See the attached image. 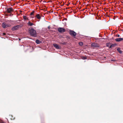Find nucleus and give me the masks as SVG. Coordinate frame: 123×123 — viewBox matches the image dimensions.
Returning a JSON list of instances; mask_svg holds the SVG:
<instances>
[{
	"label": "nucleus",
	"mask_w": 123,
	"mask_h": 123,
	"mask_svg": "<svg viewBox=\"0 0 123 123\" xmlns=\"http://www.w3.org/2000/svg\"><path fill=\"white\" fill-rule=\"evenodd\" d=\"M2 27L4 28H6L7 27L10 26V25L9 24H7L5 23H3L2 24Z\"/></svg>",
	"instance_id": "obj_4"
},
{
	"label": "nucleus",
	"mask_w": 123,
	"mask_h": 123,
	"mask_svg": "<svg viewBox=\"0 0 123 123\" xmlns=\"http://www.w3.org/2000/svg\"><path fill=\"white\" fill-rule=\"evenodd\" d=\"M116 36H117L118 37H120V35H119V34L116 35Z\"/></svg>",
	"instance_id": "obj_20"
},
{
	"label": "nucleus",
	"mask_w": 123,
	"mask_h": 123,
	"mask_svg": "<svg viewBox=\"0 0 123 123\" xmlns=\"http://www.w3.org/2000/svg\"><path fill=\"white\" fill-rule=\"evenodd\" d=\"M36 43L37 44H39L41 43V41L38 40H37L36 41Z\"/></svg>",
	"instance_id": "obj_15"
},
{
	"label": "nucleus",
	"mask_w": 123,
	"mask_h": 123,
	"mask_svg": "<svg viewBox=\"0 0 123 123\" xmlns=\"http://www.w3.org/2000/svg\"><path fill=\"white\" fill-rule=\"evenodd\" d=\"M111 43H106V45L107 46L109 47V48H111Z\"/></svg>",
	"instance_id": "obj_13"
},
{
	"label": "nucleus",
	"mask_w": 123,
	"mask_h": 123,
	"mask_svg": "<svg viewBox=\"0 0 123 123\" xmlns=\"http://www.w3.org/2000/svg\"><path fill=\"white\" fill-rule=\"evenodd\" d=\"M34 11H33L32 12H31V13L30 15H33V14H34Z\"/></svg>",
	"instance_id": "obj_18"
},
{
	"label": "nucleus",
	"mask_w": 123,
	"mask_h": 123,
	"mask_svg": "<svg viewBox=\"0 0 123 123\" xmlns=\"http://www.w3.org/2000/svg\"><path fill=\"white\" fill-rule=\"evenodd\" d=\"M29 32L31 36L36 37L37 36V33L35 30L32 28H30L29 30Z\"/></svg>",
	"instance_id": "obj_1"
},
{
	"label": "nucleus",
	"mask_w": 123,
	"mask_h": 123,
	"mask_svg": "<svg viewBox=\"0 0 123 123\" xmlns=\"http://www.w3.org/2000/svg\"><path fill=\"white\" fill-rule=\"evenodd\" d=\"M0 123H5V122L3 121H2L0 122Z\"/></svg>",
	"instance_id": "obj_21"
},
{
	"label": "nucleus",
	"mask_w": 123,
	"mask_h": 123,
	"mask_svg": "<svg viewBox=\"0 0 123 123\" xmlns=\"http://www.w3.org/2000/svg\"><path fill=\"white\" fill-rule=\"evenodd\" d=\"M13 11V9L12 7L7 8L6 10L7 12L8 13H11Z\"/></svg>",
	"instance_id": "obj_3"
},
{
	"label": "nucleus",
	"mask_w": 123,
	"mask_h": 123,
	"mask_svg": "<svg viewBox=\"0 0 123 123\" xmlns=\"http://www.w3.org/2000/svg\"><path fill=\"white\" fill-rule=\"evenodd\" d=\"M69 34L71 35L74 37L76 35V33L74 31H70Z\"/></svg>",
	"instance_id": "obj_6"
},
{
	"label": "nucleus",
	"mask_w": 123,
	"mask_h": 123,
	"mask_svg": "<svg viewBox=\"0 0 123 123\" xmlns=\"http://www.w3.org/2000/svg\"><path fill=\"white\" fill-rule=\"evenodd\" d=\"M117 51L120 53H122V51L121 50L120 48H118L117 49Z\"/></svg>",
	"instance_id": "obj_16"
},
{
	"label": "nucleus",
	"mask_w": 123,
	"mask_h": 123,
	"mask_svg": "<svg viewBox=\"0 0 123 123\" xmlns=\"http://www.w3.org/2000/svg\"><path fill=\"white\" fill-rule=\"evenodd\" d=\"M82 59L85 60L86 59L87 57L86 56H82Z\"/></svg>",
	"instance_id": "obj_17"
},
{
	"label": "nucleus",
	"mask_w": 123,
	"mask_h": 123,
	"mask_svg": "<svg viewBox=\"0 0 123 123\" xmlns=\"http://www.w3.org/2000/svg\"><path fill=\"white\" fill-rule=\"evenodd\" d=\"M53 46L56 49H59L60 48V47L57 44H54Z\"/></svg>",
	"instance_id": "obj_8"
},
{
	"label": "nucleus",
	"mask_w": 123,
	"mask_h": 123,
	"mask_svg": "<svg viewBox=\"0 0 123 123\" xmlns=\"http://www.w3.org/2000/svg\"><path fill=\"white\" fill-rule=\"evenodd\" d=\"M21 27L20 25H17L14 26L12 28V30L14 31L18 29L19 28Z\"/></svg>",
	"instance_id": "obj_5"
},
{
	"label": "nucleus",
	"mask_w": 123,
	"mask_h": 123,
	"mask_svg": "<svg viewBox=\"0 0 123 123\" xmlns=\"http://www.w3.org/2000/svg\"><path fill=\"white\" fill-rule=\"evenodd\" d=\"M3 34V35H5V33H4Z\"/></svg>",
	"instance_id": "obj_23"
},
{
	"label": "nucleus",
	"mask_w": 123,
	"mask_h": 123,
	"mask_svg": "<svg viewBox=\"0 0 123 123\" xmlns=\"http://www.w3.org/2000/svg\"><path fill=\"white\" fill-rule=\"evenodd\" d=\"M79 44L81 46L83 45V43L82 42H80L79 43Z\"/></svg>",
	"instance_id": "obj_19"
},
{
	"label": "nucleus",
	"mask_w": 123,
	"mask_h": 123,
	"mask_svg": "<svg viewBox=\"0 0 123 123\" xmlns=\"http://www.w3.org/2000/svg\"><path fill=\"white\" fill-rule=\"evenodd\" d=\"M35 17L36 18H37L39 20H40L41 18V16L39 14H37L36 15Z\"/></svg>",
	"instance_id": "obj_9"
},
{
	"label": "nucleus",
	"mask_w": 123,
	"mask_h": 123,
	"mask_svg": "<svg viewBox=\"0 0 123 123\" xmlns=\"http://www.w3.org/2000/svg\"><path fill=\"white\" fill-rule=\"evenodd\" d=\"M91 46L92 47L97 48L99 47V45L96 43H94L91 44Z\"/></svg>",
	"instance_id": "obj_7"
},
{
	"label": "nucleus",
	"mask_w": 123,
	"mask_h": 123,
	"mask_svg": "<svg viewBox=\"0 0 123 123\" xmlns=\"http://www.w3.org/2000/svg\"><path fill=\"white\" fill-rule=\"evenodd\" d=\"M58 31L59 32L61 33H62L65 31V29L62 27L59 28L58 29Z\"/></svg>",
	"instance_id": "obj_2"
},
{
	"label": "nucleus",
	"mask_w": 123,
	"mask_h": 123,
	"mask_svg": "<svg viewBox=\"0 0 123 123\" xmlns=\"http://www.w3.org/2000/svg\"><path fill=\"white\" fill-rule=\"evenodd\" d=\"M27 25L28 26H31L33 25H34V24L32 23L30 21H29V22L27 23Z\"/></svg>",
	"instance_id": "obj_12"
},
{
	"label": "nucleus",
	"mask_w": 123,
	"mask_h": 123,
	"mask_svg": "<svg viewBox=\"0 0 123 123\" xmlns=\"http://www.w3.org/2000/svg\"><path fill=\"white\" fill-rule=\"evenodd\" d=\"M116 44H112L111 43V46L110 47V48H111L112 47H114L115 46H116Z\"/></svg>",
	"instance_id": "obj_14"
},
{
	"label": "nucleus",
	"mask_w": 123,
	"mask_h": 123,
	"mask_svg": "<svg viewBox=\"0 0 123 123\" xmlns=\"http://www.w3.org/2000/svg\"><path fill=\"white\" fill-rule=\"evenodd\" d=\"M23 18L25 20V21H26V20H29L28 18L25 16L24 15L23 16Z\"/></svg>",
	"instance_id": "obj_11"
},
{
	"label": "nucleus",
	"mask_w": 123,
	"mask_h": 123,
	"mask_svg": "<svg viewBox=\"0 0 123 123\" xmlns=\"http://www.w3.org/2000/svg\"><path fill=\"white\" fill-rule=\"evenodd\" d=\"M123 40V38H116L115 40L117 42H120Z\"/></svg>",
	"instance_id": "obj_10"
},
{
	"label": "nucleus",
	"mask_w": 123,
	"mask_h": 123,
	"mask_svg": "<svg viewBox=\"0 0 123 123\" xmlns=\"http://www.w3.org/2000/svg\"><path fill=\"white\" fill-rule=\"evenodd\" d=\"M31 18H34V16H31Z\"/></svg>",
	"instance_id": "obj_22"
}]
</instances>
